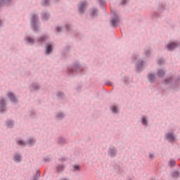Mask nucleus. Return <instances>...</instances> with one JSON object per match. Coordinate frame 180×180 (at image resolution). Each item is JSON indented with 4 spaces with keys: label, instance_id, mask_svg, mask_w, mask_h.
Returning a JSON list of instances; mask_svg holds the SVG:
<instances>
[{
    "label": "nucleus",
    "instance_id": "nucleus-37",
    "mask_svg": "<svg viewBox=\"0 0 180 180\" xmlns=\"http://www.w3.org/2000/svg\"><path fill=\"white\" fill-rule=\"evenodd\" d=\"M165 63L164 59H159L158 60V64L159 65H161L162 64H163Z\"/></svg>",
    "mask_w": 180,
    "mask_h": 180
},
{
    "label": "nucleus",
    "instance_id": "nucleus-17",
    "mask_svg": "<svg viewBox=\"0 0 180 180\" xmlns=\"http://www.w3.org/2000/svg\"><path fill=\"white\" fill-rule=\"evenodd\" d=\"M49 39V37L47 36H42L40 38L38 39V41L39 43H41L43 41H46V40Z\"/></svg>",
    "mask_w": 180,
    "mask_h": 180
},
{
    "label": "nucleus",
    "instance_id": "nucleus-27",
    "mask_svg": "<svg viewBox=\"0 0 180 180\" xmlns=\"http://www.w3.org/2000/svg\"><path fill=\"white\" fill-rule=\"evenodd\" d=\"M17 143H18V144H20V146H27V143L24 142L23 140H20Z\"/></svg>",
    "mask_w": 180,
    "mask_h": 180
},
{
    "label": "nucleus",
    "instance_id": "nucleus-29",
    "mask_svg": "<svg viewBox=\"0 0 180 180\" xmlns=\"http://www.w3.org/2000/svg\"><path fill=\"white\" fill-rule=\"evenodd\" d=\"M41 4L44 6H46L49 5V4H50V0H44Z\"/></svg>",
    "mask_w": 180,
    "mask_h": 180
},
{
    "label": "nucleus",
    "instance_id": "nucleus-11",
    "mask_svg": "<svg viewBox=\"0 0 180 180\" xmlns=\"http://www.w3.org/2000/svg\"><path fill=\"white\" fill-rule=\"evenodd\" d=\"M49 18H50V14L47 12H43L41 14V19L42 20H48Z\"/></svg>",
    "mask_w": 180,
    "mask_h": 180
},
{
    "label": "nucleus",
    "instance_id": "nucleus-43",
    "mask_svg": "<svg viewBox=\"0 0 180 180\" xmlns=\"http://www.w3.org/2000/svg\"><path fill=\"white\" fill-rule=\"evenodd\" d=\"M44 162H50V159H49V158L44 159Z\"/></svg>",
    "mask_w": 180,
    "mask_h": 180
},
{
    "label": "nucleus",
    "instance_id": "nucleus-28",
    "mask_svg": "<svg viewBox=\"0 0 180 180\" xmlns=\"http://www.w3.org/2000/svg\"><path fill=\"white\" fill-rule=\"evenodd\" d=\"M142 124H143V126H146V124H147V117H143L142 118Z\"/></svg>",
    "mask_w": 180,
    "mask_h": 180
},
{
    "label": "nucleus",
    "instance_id": "nucleus-7",
    "mask_svg": "<svg viewBox=\"0 0 180 180\" xmlns=\"http://www.w3.org/2000/svg\"><path fill=\"white\" fill-rule=\"evenodd\" d=\"M176 47H178V44L175 42H172L167 45V49L169 50V51H172V50L176 49Z\"/></svg>",
    "mask_w": 180,
    "mask_h": 180
},
{
    "label": "nucleus",
    "instance_id": "nucleus-39",
    "mask_svg": "<svg viewBox=\"0 0 180 180\" xmlns=\"http://www.w3.org/2000/svg\"><path fill=\"white\" fill-rule=\"evenodd\" d=\"M128 1L129 0H122L121 2V5H126V4H127Z\"/></svg>",
    "mask_w": 180,
    "mask_h": 180
},
{
    "label": "nucleus",
    "instance_id": "nucleus-4",
    "mask_svg": "<svg viewBox=\"0 0 180 180\" xmlns=\"http://www.w3.org/2000/svg\"><path fill=\"white\" fill-rule=\"evenodd\" d=\"M39 20V18L37 15H34L32 16V23H33V28L34 32H37V21Z\"/></svg>",
    "mask_w": 180,
    "mask_h": 180
},
{
    "label": "nucleus",
    "instance_id": "nucleus-20",
    "mask_svg": "<svg viewBox=\"0 0 180 180\" xmlns=\"http://www.w3.org/2000/svg\"><path fill=\"white\" fill-rule=\"evenodd\" d=\"M13 124H14L13 121H7L6 122L7 127L12 128V127H13Z\"/></svg>",
    "mask_w": 180,
    "mask_h": 180
},
{
    "label": "nucleus",
    "instance_id": "nucleus-9",
    "mask_svg": "<svg viewBox=\"0 0 180 180\" xmlns=\"http://www.w3.org/2000/svg\"><path fill=\"white\" fill-rule=\"evenodd\" d=\"M143 65H144V61H143V60L138 61L136 65L137 71H141V70L143 68Z\"/></svg>",
    "mask_w": 180,
    "mask_h": 180
},
{
    "label": "nucleus",
    "instance_id": "nucleus-15",
    "mask_svg": "<svg viewBox=\"0 0 180 180\" xmlns=\"http://www.w3.org/2000/svg\"><path fill=\"white\" fill-rule=\"evenodd\" d=\"M173 81H174V79L172 77H169L165 79V81L163 82V84H165V85H168V84H171V82H172Z\"/></svg>",
    "mask_w": 180,
    "mask_h": 180
},
{
    "label": "nucleus",
    "instance_id": "nucleus-3",
    "mask_svg": "<svg viewBox=\"0 0 180 180\" xmlns=\"http://www.w3.org/2000/svg\"><path fill=\"white\" fill-rule=\"evenodd\" d=\"M86 6H88V3H86V1L80 2L79 7V13H84V12H85V8H86Z\"/></svg>",
    "mask_w": 180,
    "mask_h": 180
},
{
    "label": "nucleus",
    "instance_id": "nucleus-45",
    "mask_svg": "<svg viewBox=\"0 0 180 180\" xmlns=\"http://www.w3.org/2000/svg\"><path fill=\"white\" fill-rule=\"evenodd\" d=\"M106 84H107V85H112V83H110V82H107Z\"/></svg>",
    "mask_w": 180,
    "mask_h": 180
},
{
    "label": "nucleus",
    "instance_id": "nucleus-34",
    "mask_svg": "<svg viewBox=\"0 0 180 180\" xmlns=\"http://www.w3.org/2000/svg\"><path fill=\"white\" fill-rule=\"evenodd\" d=\"M112 112L113 113H117V107L113 106L112 108Z\"/></svg>",
    "mask_w": 180,
    "mask_h": 180
},
{
    "label": "nucleus",
    "instance_id": "nucleus-35",
    "mask_svg": "<svg viewBox=\"0 0 180 180\" xmlns=\"http://www.w3.org/2000/svg\"><path fill=\"white\" fill-rule=\"evenodd\" d=\"M100 5L105 6V0H98Z\"/></svg>",
    "mask_w": 180,
    "mask_h": 180
},
{
    "label": "nucleus",
    "instance_id": "nucleus-14",
    "mask_svg": "<svg viewBox=\"0 0 180 180\" xmlns=\"http://www.w3.org/2000/svg\"><path fill=\"white\" fill-rule=\"evenodd\" d=\"M14 161H15V162H20V161H22V156L19 154H15L14 155Z\"/></svg>",
    "mask_w": 180,
    "mask_h": 180
},
{
    "label": "nucleus",
    "instance_id": "nucleus-31",
    "mask_svg": "<svg viewBox=\"0 0 180 180\" xmlns=\"http://www.w3.org/2000/svg\"><path fill=\"white\" fill-rule=\"evenodd\" d=\"M56 117H57L58 119H59V120L63 119V117H64V114H63L62 112L58 113V114L57 115Z\"/></svg>",
    "mask_w": 180,
    "mask_h": 180
},
{
    "label": "nucleus",
    "instance_id": "nucleus-49",
    "mask_svg": "<svg viewBox=\"0 0 180 180\" xmlns=\"http://www.w3.org/2000/svg\"><path fill=\"white\" fill-rule=\"evenodd\" d=\"M33 180H36V177H34V179Z\"/></svg>",
    "mask_w": 180,
    "mask_h": 180
},
{
    "label": "nucleus",
    "instance_id": "nucleus-38",
    "mask_svg": "<svg viewBox=\"0 0 180 180\" xmlns=\"http://www.w3.org/2000/svg\"><path fill=\"white\" fill-rule=\"evenodd\" d=\"M61 30H63V29L60 27H56V32H58V33H60Z\"/></svg>",
    "mask_w": 180,
    "mask_h": 180
},
{
    "label": "nucleus",
    "instance_id": "nucleus-30",
    "mask_svg": "<svg viewBox=\"0 0 180 180\" xmlns=\"http://www.w3.org/2000/svg\"><path fill=\"white\" fill-rule=\"evenodd\" d=\"M28 143L30 146H33L36 143V141L34 139H31L28 141Z\"/></svg>",
    "mask_w": 180,
    "mask_h": 180
},
{
    "label": "nucleus",
    "instance_id": "nucleus-46",
    "mask_svg": "<svg viewBox=\"0 0 180 180\" xmlns=\"http://www.w3.org/2000/svg\"><path fill=\"white\" fill-rule=\"evenodd\" d=\"M66 160H67V159H65V158H63L61 159V161H65Z\"/></svg>",
    "mask_w": 180,
    "mask_h": 180
},
{
    "label": "nucleus",
    "instance_id": "nucleus-44",
    "mask_svg": "<svg viewBox=\"0 0 180 180\" xmlns=\"http://www.w3.org/2000/svg\"><path fill=\"white\" fill-rule=\"evenodd\" d=\"M68 27H70V25H66L65 26L66 30H70V29H68Z\"/></svg>",
    "mask_w": 180,
    "mask_h": 180
},
{
    "label": "nucleus",
    "instance_id": "nucleus-6",
    "mask_svg": "<svg viewBox=\"0 0 180 180\" xmlns=\"http://www.w3.org/2000/svg\"><path fill=\"white\" fill-rule=\"evenodd\" d=\"M8 97L9 98V99H11V102H13L14 103H16V102H18V99L16 98L13 93L12 92L8 93Z\"/></svg>",
    "mask_w": 180,
    "mask_h": 180
},
{
    "label": "nucleus",
    "instance_id": "nucleus-32",
    "mask_svg": "<svg viewBox=\"0 0 180 180\" xmlns=\"http://www.w3.org/2000/svg\"><path fill=\"white\" fill-rule=\"evenodd\" d=\"M60 144H64V143H65V139L63 137L59 138V141H58Z\"/></svg>",
    "mask_w": 180,
    "mask_h": 180
},
{
    "label": "nucleus",
    "instance_id": "nucleus-40",
    "mask_svg": "<svg viewBox=\"0 0 180 180\" xmlns=\"http://www.w3.org/2000/svg\"><path fill=\"white\" fill-rule=\"evenodd\" d=\"M129 81V78L127 77H125L124 80V84H127V82Z\"/></svg>",
    "mask_w": 180,
    "mask_h": 180
},
{
    "label": "nucleus",
    "instance_id": "nucleus-8",
    "mask_svg": "<svg viewBox=\"0 0 180 180\" xmlns=\"http://www.w3.org/2000/svg\"><path fill=\"white\" fill-rule=\"evenodd\" d=\"M52 52H53V45L51 44L50 43H47L46 53L49 55V54H51Z\"/></svg>",
    "mask_w": 180,
    "mask_h": 180
},
{
    "label": "nucleus",
    "instance_id": "nucleus-21",
    "mask_svg": "<svg viewBox=\"0 0 180 180\" xmlns=\"http://www.w3.org/2000/svg\"><path fill=\"white\" fill-rule=\"evenodd\" d=\"M32 88H33L34 91H37V89H40V86L37 84H33Z\"/></svg>",
    "mask_w": 180,
    "mask_h": 180
},
{
    "label": "nucleus",
    "instance_id": "nucleus-26",
    "mask_svg": "<svg viewBox=\"0 0 180 180\" xmlns=\"http://www.w3.org/2000/svg\"><path fill=\"white\" fill-rule=\"evenodd\" d=\"M27 41H28V43H30V44H34V40L32 38H30V37H28L27 38Z\"/></svg>",
    "mask_w": 180,
    "mask_h": 180
},
{
    "label": "nucleus",
    "instance_id": "nucleus-41",
    "mask_svg": "<svg viewBox=\"0 0 180 180\" xmlns=\"http://www.w3.org/2000/svg\"><path fill=\"white\" fill-rule=\"evenodd\" d=\"M146 56H150V51H146L145 52Z\"/></svg>",
    "mask_w": 180,
    "mask_h": 180
},
{
    "label": "nucleus",
    "instance_id": "nucleus-36",
    "mask_svg": "<svg viewBox=\"0 0 180 180\" xmlns=\"http://www.w3.org/2000/svg\"><path fill=\"white\" fill-rule=\"evenodd\" d=\"M37 176L40 177V170L37 171V176H34V178H36V180H37Z\"/></svg>",
    "mask_w": 180,
    "mask_h": 180
},
{
    "label": "nucleus",
    "instance_id": "nucleus-25",
    "mask_svg": "<svg viewBox=\"0 0 180 180\" xmlns=\"http://www.w3.org/2000/svg\"><path fill=\"white\" fill-rule=\"evenodd\" d=\"M172 178H179V172H174L172 174Z\"/></svg>",
    "mask_w": 180,
    "mask_h": 180
},
{
    "label": "nucleus",
    "instance_id": "nucleus-2",
    "mask_svg": "<svg viewBox=\"0 0 180 180\" xmlns=\"http://www.w3.org/2000/svg\"><path fill=\"white\" fill-rule=\"evenodd\" d=\"M111 9V13L112 15V20H111V26L112 27H117V23H119V17L117 15H116V12H115V10Z\"/></svg>",
    "mask_w": 180,
    "mask_h": 180
},
{
    "label": "nucleus",
    "instance_id": "nucleus-13",
    "mask_svg": "<svg viewBox=\"0 0 180 180\" xmlns=\"http://www.w3.org/2000/svg\"><path fill=\"white\" fill-rule=\"evenodd\" d=\"M166 137L169 141H174V140H175V136H174V134H167Z\"/></svg>",
    "mask_w": 180,
    "mask_h": 180
},
{
    "label": "nucleus",
    "instance_id": "nucleus-10",
    "mask_svg": "<svg viewBox=\"0 0 180 180\" xmlns=\"http://www.w3.org/2000/svg\"><path fill=\"white\" fill-rule=\"evenodd\" d=\"M116 153H117V151H116V148H115V147L110 148L109 154L110 157H115V155H116Z\"/></svg>",
    "mask_w": 180,
    "mask_h": 180
},
{
    "label": "nucleus",
    "instance_id": "nucleus-1",
    "mask_svg": "<svg viewBox=\"0 0 180 180\" xmlns=\"http://www.w3.org/2000/svg\"><path fill=\"white\" fill-rule=\"evenodd\" d=\"M83 69L81 68L79 65L77 64L72 68H68L67 70V74H78L79 72H82Z\"/></svg>",
    "mask_w": 180,
    "mask_h": 180
},
{
    "label": "nucleus",
    "instance_id": "nucleus-22",
    "mask_svg": "<svg viewBox=\"0 0 180 180\" xmlns=\"http://www.w3.org/2000/svg\"><path fill=\"white\" fill-rule=\"evenodd\" d=\"M96 13H98V9L96 8L91 9V16H96Z\"/></svg>",
    "mask_w": 180,
    "mask_h": 180
},
{
    "label": "nucleus",
    "instance_id": "nucleus-12",
    "mask_svg": "<svg viewBox=\"0 0 180 180\" xmlns=\"http://www.w3.org/2000/svg\"><path fill=\"white\" fill-rule=\"evenodd\" d=\"M158 77H159L160 78H162L164 77V75H165V71H164V70L162 69H159L158 70V74H157Z\"/></svg>",
    "mask_w": 180,
    "mask_h": 180
},
{
    "label": "nucleus",
    "instance_id": "nucleus-18",
    "mask_svg": "<svg viewBox=\"0 0 180 180\" xmlns=\"http://www.w3.org/2000/svg\"><path fill=\"white\" fill-rule=\"evenodd\" d=\"M148 77L150 82H154L155 80V76L153 74H149Z\"/></svg>",
    "mask_w": 180,
    "mask_h": 180
},
{
    "label": "nucleus",
    "instance_id": "nucleus-47",
    "mask_svg": "<svg viewBox=\"0 0 180 180\" xmlns=\"http://www.w3.org/2000/svg\"><path fill=\"white\" fill-rule=\"evenodd\" d=\"M1 25H2V21L0 20V26H1Z\"/></svg>",
    "mask_w": 180,
    "mask_h": 180
},
{
    "label": "nucleus",
    "instance_id": "nucleus-24",
    "mask_svg": "<svg viewBox=\"0 0 180 180\" xmlns=\"http://www.w3.org/2000/svg\"><path fill=\"white\" fill-rule=\"evenodd\" d=\"M58 99H63L64 98V93L61 91L58 92Z\"/></svg>",
    "mask_w": 180,
    "mask_h": 180
},
{
    "label": "nucleus",
    "instance_id": "nucleus-5",
    "mask_svg": "<svg viewBox=\"0 0 180 180\" xmlns=\"http://www.w3.org/2000/svg\"><path fill=\"white\" fill-rule=\"evenodd\" d=\"M6 104H5V100L1 99L0 100V111L1 113L4 112H6Z\"/></svg>",
    "mask_w": 180,
    "mask_h": 180
},
{
    "label": "nucleus",
    "instance_id": "nucleus-19",
    "mask_svg": "<svg viewBox=\"0 0 180 180\" xmlns=\"http://www.w3.org/2000/svg\"><path fill=\"white\" fill-rule=\"evenodd\" d=\"M6 4H9V0H1L0 1V8L4 6V5H6Z\"/></svg>",
    "mask_w": 180,
    "mask_h": 180
},
{
    "label": "nucleus",
    "instance_id": "nucleus-16",
    "mask_svg": "<svg viewBox=\"0 0 180 180\" xmlns=\"http://www.w3.org/2000/svg\"><path fill=\"white\" fill-rule=\"evenodd\" d=\"M56 170L58 171V172H63V171H64V165H58L56 167Z\"/></svg>",
    "mask_w": 180,
    "mask_h": 180
},
{
    "label": "nucleus",
    "instance_id": "nucleus-33",
    "mask_svg": "<svg viewBox=\"0 0 180 180\" xmlns=\"http://www.w3.org/2000/svg\"><path fill=\"white\" fill-rule=\"evenodd\" d=\"M169 164H170V167H174V165H176V162L175 160H171L169 162Z\"/></svg>",
    "mask_w": 180,
    "mask_h": 180
},
{
    "label": "nucleus",
    "instance_id": "nucleus-42",
    "mask_svg": "<svg viewBox=\"0 0 180 180\" xmlns=\"http://www.w3.org/2000/svg\"><path fill=\"white\" fill-rule=\"evenodd\" d=\"M149 158H150V159L154 158V155L150 154V155H149Z\"/></svg>",
    "mask_w": 180,
    "mask_h": 180
},
{
    "label": "nucleus",
    "instance_id": "nucleus-48",
    "mask_svg": "<svg viewBox=\"0 0 180 180\" xmlns=\"http://www.w3.org/2000/svg\"><path fill=\"white\" fill-rule=\"evenodd\" d=\"M177 81H179V78L177 79Z\"/></svg>",
    "mask_w": 180,
    "mask_h": 180
},
{
    "label": "nucleus",
    "instance_id": "nucleus-23",
    "mask_svg": "<svg viewBox=\"0 0 180 180\" xmlns=\"http://www.w3.org/2000/svg\"><path fill=\"white\" fill-rule=\"evenodd\" d=\"M74 171H81V167L78 165H73Z\"/></svg>",
    "mask_w": 180,
    "mask_h": 180
}]
</instances>
